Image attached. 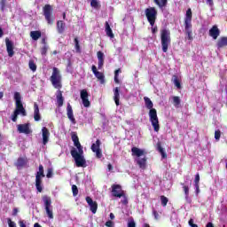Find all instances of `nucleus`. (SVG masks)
Segmentation results:
<instances>
[{"label": "nucleus", "instance_id": "44", "mask_svg": "<svg viewBox=\"0 0 227 227\" xmlns=\"http://www.w3.org/2000/svg\"><path fill=\"white\" fill-rule=\"evenodd\" d=\"M215 139L216 141H219L221 139V130L220 129L215 131Z\"/></svg>", "mask_w": 227, "mask_h": 227}, {"label": "nucleus", "instance_id": "27", "mask_svg": "<svg viewBox=\"0 0 227 227\" xmlns=\"http://www.w3.org/2000/svg\"><path fill=\"white\" fill-rule=\"evenodd\" d=\"M114 100L115 102V106H120V88L118 87L114 89Z\"/></svg>", "mask_w": 227, "mask_h": 227}, {"label": "nucleus", "instance_id": "37", "mask_svg": "<svg viewBox=\"0 0 227 227\" xmlns=\"http://www.w3.org/2000/svg\"><path fill=\"white\" fill-rule=\"evenodd\" d=\"M160 201H161V205L163 207H167L168 206V203L169 201V199H168V197L164 196V195H161L160 196Z\"/></svg>", "mask_w": 227, "mask_h": 227}, {"label": "nucleus", "instance_id": "18", "mask_svg": "<svg viewBox=\"0 0 227 227\" xmlns=\"http://www.w3.org/2000/svg\"><path fill=\"white\" fill-rule=\"evenodd\" d=\"M221 35V30H219V27H217V25H214L209 29V36L213 38V40H217V37Z\"/></svg>", "mask_w": 227, "mask_h": 227}, {"label": "nucleus", "instance_id": "29", "mask_svg": "<svg viewBox=\"0 0 227 227\" xmlns=\"http://www.w3.org/2000/svg\"><path fill=\"white\" fill-rule=\"evenodd\" d=\"M137 164L141 169H145L146 168V157L137 159Z\"/></svg>", "mask_w": 227, "mask_h": 227}, {"label": "nucleus", "instance_id": "43", "mask_svg": "<svg viewBox=\"0 0 227 227\" xmlns=\"http://www.w3.org/2000/svg\"><path fill=\"white\" fill-rule=\"evenodd\" d=\"M97 56H98V61H104V52L98 51Z\"/></svg>", "mask_w": 227, "mask_h": 227}, {"label": "nucleus", "instance_id": "19", "mask_svg": "<svg viewBox=\"0 0 227 227\" xmlns=\"http://www.w3.org/2000/svg\"><path fill=\"white\" fill-rule=\"evenodd\" d=\"M42 134H43V145H47L49 143V137H51V132L49 131V129L46 127L42 128Z\"/></svg>", "mask_w": 227, "mask_h": 227}, {"label": "nucleus", "instance_id": "7", "mask_svg": "<svg viewBox=\"0 0 227 227\" xmlns=\"http://www.w3.org/2000/svg\"><path fill=\"white\" fill-rule=\"evenodd\" d=\"M145 13L150 26L153 27L157 20V9L155 7H148L145 10Z\"/></svg>", "mask_w": 227, "mask_h": 227}, {"label": "nucleus", "instance_id": "61", "mask_svg": "<svg viewBox=\"0 0 227 227\" xmlns=\"http://www.w3.org/2000/svg\"><path fill=\"white\" fill-rule=\"evenodd\" d=\"M157 31H159V28H158L157 27H152V33H153V35H155V33H157Z\"/></svg>", "mask_w": 227, "mask_h": 227}, {"label": "nucleus", "instance_id": "4", "mask_svg": "<svg viewBox=\"0 0 227 227\" xmlns=\"http://www.w3.org/2000/svg\"><path fill=\"white\" fill-rule=\"evenodd\" d=\"M184 33L190 42L194 40V37H192V10H191V8L186 11L184 18Z\"/></svg>", "mask_w": 227, "mask_h": 227}, {"label": "nucleus", "instance_id": "26", "mask_svg": "<svg viewBox=\"0 0 227 227\" xmlns=\"http://www.w3.org/2000/svg\"><path fill=\"white\" fill-rule=\"evenodd\" d=\"M105 31L106 33V36H109V38H114V34L113 33V29L111 28V26L107 21H106L105 23Z\"/></svg>", "mask_w": 227, "mask_h": 227}, {"label": "nucleus", "instance_id": "50", "mask_svg": "<svg viewBox=\"0 0 227 227\" xmlns=\"http://www.w3.org/2000/svg\"><path fill=\"white\" fill-rule=\"evenodd\" d=\"M105 226L114 227V223H113V221H111V220H108L107 222H106Z\"/></svg>", "mask_w": 227, "mask_h": 227}, {"label": "nucleus", "instance_id": "63", "mask_svg": "<svg viewBox=\"0 0 227 227\" xmlns=\"http://www.w3.org/2000/svg\"><path fill=\"white\" fill-rule=\"evenodd\" d=\"M206 227H214V223H207V224Z\"/></svg>", "mask_w": 227, "mask_h": 227}, {"label": "nucleus", "instance_id": "42", "mask_svg": "<svg viewBox=\"0 0 227 227\" xmlns=\"http://www.w3.org/2000/svg\"><path fill=\"white\" fill-rule=\"evenodd\" d=\"M72 192H73V196H77V194H79V189L77 188V185L75 184L72 185Z\"/></svg>", "mask_w": 227, "mask_h": 227}, {"label": "nucleus", "instance_id": "34", "mask_svg": "<svg viewBox=\"0 0 227 227\" xmlns=\"http://www.w3.org/2000/svg\"><path fill=\"white\" fill-rule=\"evenodd\" d=\"M172 99H173V105L175 106V107H179L180 102H181L180 97H178V96H174V97L172 98Z\"/></svg>", "mask_w": 227, "mask_h": 227}, {"label": "nucleus", "instance_id": "54", "mask_svg": "<svg viewBox=\"0 0 227 227\" xmlns=\"http://www.w3.org/2000/svg\"><path fill=\"white\" fill-rule=\"evenodd\" d=\"M153 215H154V219H156V221H159V212H157V210L153 211Z\"/></svg>", "mask_w": 227, "mask_h": 227}, {"label": "nucleus", "instance_id": "14", "mask_svg": "<svg viewBox=\"0 0 227 227\" xmlns=\"http://www.w3.org/2000/svg\"><path fill=\"white\" fill-rule=\"evenodd\" d=\"M5 45L9 58H13L15 54V51H13V43L9 38H6Z\"/></svg>", "mask_w": 227, "mask_h": 227}, {"label": "nucleus", "instance_id": "5", "mask_svg": "<svg viewBox=\"0 0 227 227\" xmlns=\"http://www.w3.org/2000/svg\"><path fill=\"white\" fill-rule=\"evenodd\" d=\"M160 42L163 52H168L169 45H171V31L168 28L160 30Z\"/></svg>", "mask_w": 227, "mask_h": 227}, {"label": "nucleus", "instance_id": "1", "mask_svg": "<svg viewBox=\"0 0 227 227\" xmlns=\"http://www.w3.org/2000/svg\"><path fill=\"white\" fill-rule=\"evenodd\" d=\"M71 138L74 145V146L77 148L78 151L75 150V148L73 147L71 150V156L75 161L77 168H86V159H84V150L82 149V145H81V142L79 141V137L77 136V132L72 131L71 132Z\"/></svg>", "mask_w": 227, "mask_h": 227}, {"label": "nucleus", "instance_id": "15", "mask_svg": "<svg viewBox=\"0 0 227 227\" xmlns=\"http://www.w3.org/2000/svg\"><path fill=\"white\" fill-rule=\"evenodd\" d=\"M67 114L68 120H70L73 125H75V123H77V121H75V117H74V109H72V105H70V103H67Z\"/></svg>", "mask_w": 227, "mask_h": 227}, {"label": "nucleus", "instance_id": "20", "mask_svg": "<svg viewBox=\"0 0 227 227\" xmlns=\"http://www.w3.org/2000/svg\"><path fill=\"white\" fill-rule=\"evenodd\" d=\"M34 120L35 121H40L42 116L40 115V108L38 107L37 103H34Z\"/></svg>", "mask_w": 227, "mask_h": 227}, {"label": "nucleus", "instance_id": "12", "mask_svg": "<svg viewBox=\"0 0 227 227\" xmlns=\"http://www.w3.org/2000/svg\"><path fill=\"white\" fill-rule=\"evenodd\" d=\"M92 73L94 74L95 77L100 81L101 84H104L106 82V76L104 75V73L98 71L97 69V66L93 65L91 67Z\"/></svg>", "mask_w": 227, "mask_h": 227}, {"label": "nucleus", "instance_id": "57", "mask_svg": "<svg viewBox=\"0 0 227 227\" xmlns=\"http://www.w3.org/2000/svg\"><path fill=\"white\" fill-rule=\"evenodd\" d=\"M121 74V69L118 68L117 70L114 71V77H118V75Z\"/></svg>", "mask_w": 227, "mask_h": 227}, {"label": "nucleus", "instance_id": "8", "mask_svg": "<svg viewBox=\"0 0 227 227\" xmlns=\"http://www.w3.org/2000/svg\"><path fill=\"white\" fill-rule=\"evenodd\" d=\"M43 201L44 203V210L49 219H54V213L52 212V200L51 197L44 195L43 196Z\"/></svg>", "mask_w": 227, "mask_h": 227}, {"label": "nucleus", "instance_id": "60", "mask_svg": "<svg viewBox=\"0 0 227 227\" xmlns=\"http://www.w3.org/2000/svg\"><path fill=\"white\" fill-rule=\"evenodd\" d=\"M121 203H122V205H128L129 204V200L127 199L126 196L124 197V200H121Z\"/></svg>", "mask_w": 227, "mask_h": 227}, {"label": "nucleus", "instance_id": "46", "mask_svg": "<svg viewBox=\"0 0 227 227\" xmlns=\"http://www.w3.org/2000/svg\"><path fill=\"white\" fill-rule=\"evenodd\" d=\"M7 223L9 227H17V223L12 221V218H7Z\"/></svg>", "mask_w": 227, "mask_h": 227}, {"label": "nucleus", "instance_id": "38", "mask_svg": "<svg viewBox=\"0 0 227 227\" xmlns=\"http://www.w3.org/2000/svg\"><path fill=\"white\" fill-rule=\"evenodd\" d=\"M28 67L32 72H36V64L35 63V60H29Z\"/></svg>", "mask_w": 227, "mask_h": 227}, {"label": "nucleus", "instance_id": "9", "mask_svg": "<svg viewBox=\"0 0 227 227\" xmlns=\"http://www.w3.org/2000/svg\"><path fill=\"white\" fill-rule=\"evenodd\" d=\"M44 19L50 26L54 24V15H52V6L51 4H45L43 8Z\"/></svg>", "mask_w": 227, "mask_h": 227}, {"label": "nucleus", "instance_id": "21", "mask_svg": "<svg viewBox=\"0 0 227 227\" xmlns=\"http://www.w3.org/2000/svg\"><path fill=\"white\" fill-rule=\"evenodd\" d=\"M65 102V98H63V91H57V105L58 107H63V104Z\"/></svg>", "mask_w": 227, "mask_h": 227}, {"label": "nucleus", "instance_id": "49", "mask_svg": "<svg viewBox=\"0 0 227 227\" xmlns=\"http://www.w3.org/2000/svg\"><path fill=\"white\" fill-rule=\"evenodd\" d=\"M188 224L191 227H198V224L194 223V220L192 218L189 220Z\"/></svg>", "mask_w": 227, "mask_h": 227}, {"label": "nucleus", "instance_id": "17", "mask_svg": "<svg viewBox=\"0 0 227 227\" xmlns=\"http://www.w3.org/2000/svg\"><path fill=\"white\" fill-rule=\"evenodd\" d=\"M27 165V158L20 157L17 159V161L14 163V166L17 169H22Z\"/></svg>", "mask_w": 227, "mask_h": 227}, {"label": "nucleus", "instance_id": "31", "mask_svg": "<svg viewBox=\"0 0 227 227\" xmlns=\"http://www.w3.org/2000/svg\"><path fill=\"white\" fill-rule=\"evenodd\" d=\"M155 4L159 6V8H164L168 5V0H153Z\"/></svg>", "mask_w": 227, "mask_h": 227}, {"label": "nucleus", "instance_id": "64", "mask_svg": "<svg viewBox=\"0 0 227 227\" xmlns=\"http://www.w3.org/2000/svg\"><path fill=\"white\" fill-rule=\"evenodd\" d=\"M34 227H42V225H40V223H35L34 224Z\"/></svg>", "mask_w": 227, "mask_h": 227}, {"label": "nucleus", "instance_id": "30", "mask_svg": "<svg viewBox=\"0 0 227 227\" xmlns=\"http://www.w3.org/2000/svg\"><path fill=\"white\" fill-rule=\"evenodd\" d=\"M30 36L35 41L39 40L42 37V32L38 31V30L31 31L30 32Z\"/></svg>", "mask_w": 227, "mask_h": 227}, {"label": "nucleus", "instance_id": "45", "mask_svg": "<svg viewBox=\"0 0 227 227\" xmlns=\"http://www.w3.org/2000/svg\"><path fill=\"white\" fill-rule=\"evenodd\" d=\"M94 153H96L97 159H102V149H98L94 151Z\"/></svg>", "mask_w": 227, "mask_h": 227}, {"label": "nucleus", "instance_id": "55", "mask_svg": "<svg viewBox=\"0 0 227 227\" xmlns=\"http://www.w3.org/2000/svg\"><path fill=\"white\" fill-rule=\"evenodd\" d=\"M19 226H20V227H27V226L26 225V222H25L24 220H20V221H19Z\"/></svg>", "mask_w": 227, "mask_h": 227}, {"label": "nucleus", "instance_id": "33", "mask_svg": "<svg viewBox=\"0 0 227 227\" xmlns=\"http://www.w3.org/2000/svg\"><path fill=\"white\" fill-rule=\"evenodd\" d=\"M35 176H43V178H45L43 165H39V171L36 172Z\"/></svg>", "mask_w": 227, "mask_h": 227}, {"label": "nucleus", "instance_id": "3", "mask_svg": "<svg viewBox=\"0 0 227 227\" xmlns=\"http://www.w3.org/2000/svg\"><path fill=\"white\" fill-rule=\"evenodd\" d=\"M14 100L16 108L11 116V120L15 123L19 118V114H21V116H27V112H26V108H24V105L22 104V96H20V92H14Z\"/></svg>", "mask_w": 227, "mask_h": 227}, {"label": "nucleus", "instance_id": "35", "mask_svg": "<svg viewBox=\"0 0 227 227\" xmlns=\"http://www.w3.org/2000/svg\"><path fill=\"white\" fill-rule=\"evenodd\" d=\"M174 84L178 90H182V84L180 83V80H178V76L174 75Z\"/></svg>", "mask_w": 227, "mask_h": 227}, {"label": "nucleus", "instance_id": "47", "mask_svg": "<svg viewBox=\"0 0 227 227\" xmlns=\"http://www.w3.org/2000/svg\"><path fill=\"white\" fill-rule=\"evenodd\" d=\"M194 185H200V173L195 175Z\"/></svg>", "mask_w": 227, "mask_h": 227}, {"label": "nucleus", "instance_id": "51", "mask_svg": "<svg viewBox=\"0 0 227 227\" xmlns=\"http://www.w3.org/2000/svg\"><path fill=\"white\" fill-rule=\"evenodd\" d=\"M46 176L47 178H52V168H48Z\"/></svg>", "mask_w": 227, "mask_h": 227}, {"label": "nucleus", "instance_id": "28", "mask_svg": "<svg viewBox=\"0 0 227 227\" xmlns=\"http://www.w3.org/2000/svg\"><path fill=\"white\" fill-rule=\"evenodd\" d=\"M218 49H223V47H226L227 46V37L223 36L221 37L216 43Z\"/></svg>", "mask_w": 227, "mask_h": 227}, {"label": "nucleus", "instance_id": "41", "mask_svg": "<svg viewBox=\"0 0 227 227\" xmlns=\"http://www.w3.org/2000/svg\"><path fill=\"white\" fill-rule=\"evenodd\" d=\"M47 51H49V46L44 45L41 48L42 56H47Z\"/></svg>", "mask_w": 227, "mask_h": 227}, {"label": "nucleus", "instance_id": "13", "mask_svg": "<svg viewBox=\"0 0 227 227\" xmlns=\"http://www.w3.org/2000/svg\"><path fill=\"white\" fill-rule=\"evenodd\" d=\"M85 200L92 214H97V210L98 209V204L97 203V201H93V199H91V197L90 196H87Z\"/></svg>", "mask_w": 227, "mask_h": 227}, {"label": "nucleus", "instance_id": "32", "mask_svg": "<svg viewBox=\"0 0 227 227\" xmlns=\"http://www.w3.org/2000/svg\"><path fill=\"white\" fill-rule=\"evenodd\" d=\"M100 145H102V142H100V139H97L96 143L91 145L90 148H91L92 152L100 150Z\"/></svg>", "mask_w": 227, "mask_h": 227}, {"label": "nucleus", "instance_id": "10", "mask_svg": "<svg viewBox=\"0 0 227 227\" xmlns=\"http://www.w3.org/2000/svg\"><path fill=\"white\" fill-rule=\"evenodd\" d=\"M112 196L114 198H125V192L120 184L112 185Z\"/></svg>", "mask_w": 227, "mask_h": 227}, {"label": "nucleus", "instance_id": "11", "mask_svg": "<svg viewBox=\"0 0 227 227\" xmlns=\"http://www.w3.org/2000/svg\"><path fill=\"white\" fill-rule=\"evenodd\" d=\"M80 97L83 104V107H90L91 106V103L90 102V94L86 89L80 91Z\"/></svg>", "mask_w": 227, "mask_h": 227}, {"label": "nucleus", "instance_id": "40", "mask_svg": "<svg viewBox=\"0 0 227 227\" xmlns=\"http://www.w3.org/2000/svg\"><path fill=\"white\" fill-rule=\"evenodd\" d=\"M8 0H0V12H4Z\"/></svg>", "mask_w": 227, "mask_h": 227}, {"label": "nucleus", "instance_id": "24", "mask_svg": "<svg viewBox=\"0 0 227 227\" xmlns=\"http://www.w3.org/2000/svg\"><path fill=\"white\" fill-rule=\"evenodd\" d=\"M67 24L63 22V20L57 21V31L59 35H63L65 33V27Z\"/></svg>", "mask_w": 227, "mask_h": 227}, {"label": "nucleus", "instance_id": "36", "mask_svg": "<svg viewBox=\"0 0 227 227\" xmlns=\"http://www.w3.org/2000/svg\"><path fill=\"white\" fill-rule=\"evenodd\" d=\"M90 6L92 8H95V10H99L100 8V4L97 0H90Z\"/></svg>", "mask_w": 227, "mask_h": 227}, {"label": "nucleus", "instance_id": "6", "mask_svg": "<svg viewBox=\"0 0 227 227\" xmlns=\"http://www.w3.org/2000/svg\"><path fill=\"white\" fill-rule=\"evenodd\" d=\"M50 81L53 88H56V90H61V88H63V85L61 84V74L58 67H53Z\"/></svg>", "mask_w": 227, "mask_h": 227}, {"label": "nucleus", "instance_id": "23", "mask_svg": "<svg viewBox=\"0 0 227 227\" xmlns=\"http://www.w3.org/2000/svg\"><path fill=\"white\" fill-rule=\"evenodd\" d=\"M43 178V176H35V187L37 189V192H42V191H43V186L42 185Z\"/></svg>", "mask_w": 227, "mask_h": 227}, {"label": "nucleus", "instance_id": "22", "mask_svg": "<svg viewBox=\"0 0 227 227\" xmlns=\"http://www.w3.org/2000/svg\"><path fill=\"white\" fill-rule=\"evenodd\" d=\"M131 153L133 157H143L145 155V150L139 149L137 147H132L131 148Z\"/></svg>", "mask_w": 227, "mask_h": 227}, {"label": "nucleus", "instance_id": "56", "mask_svg": "<svg viewBox=\"0 0 227 227\" xmlns=\"http://www.w3.org/2000/svg\"><path fill=\"white\" fill-rule=\"evenodd\" d=\"M207 4L211 8L214 6V0H206Z\"/></svg>", "mask_w": 227, "mask_h": 227}, {"label": "nucleus", "instance_id": "16", "mask_svg": "<svg viewBox=\"0 0 227 227\" xmlns=\"http://www.w3.org/2000/svg\"><path fill=\"white\" fill-rule=\"evenodd\" d=\"M18 132L20 134H31L33 131L29 128V123H25L18 125Z\"/></svg>", "mask_w": 227, "mask_h": 227}, {"label": "nucleus", "instance_id": "53", "mask_svg": "<svg viewBox=\"0 0 227 227\" xmlns=\"http://www.w3.org/2000/svg\"><path fill=\"white\" fill-rule=\"evenodd\" d=\"M104 67V60H98V70H101V68Z\"/></svg>", "mask_w": 227, "mask_h": 227}, {"label": "nucleus", "instance_id": "52", "mask_svg": "<svg viewBox=\"0 0 227 227\" xmlns=\"http://www.w3.org/2000/svg\"><path fill=\"white\" fill-rule=\"evenodd\" d=\"M128 227H136V222L134 221V219L128 223Z\"/></svg>", "mask_w": 227, "mask_h": 227}, {"label": "nucleus", "instance_id": "39", "mask_svg": "<svg viewBox=\"0 0 227 227\" xmlns=\"http://www.w3.org/2000/svg\"><path fill=\"white\" fill-rule=\"evenodd\" d=\"M181 185L183 186V191L185 194V198H189V186L185 185V184L181 183Z\"/></svg>", "mask_w": 227, "mask_h": 227}, {"label": "nucleus", "instance_id": "62", "mask_svg": "<svg viewBox=\"0 0 227 227\" xmlns=\"http://www.w3.org/2000/svg\"><path fill=\"white\" fill-rule=\"evenodd\" d=\"M17 214H19V209L17 207H15L13 210H12V215H17Z\"/></svg>", "mask_w": 227, "mask_h": 227}, {"label": "nucleus", "instance_id": "59", "mask_svg": "<svg viewBox=\"0 0 227 227\" xmlns=\"http://www.w3.org/2000/svg\"><path fill=\"white\" fill-rule=\"evenodd\" d=\"M194 187H195V192L197 195L200 194V184H194Z\"/></svg>", "mask_w": 227, "mask_h": 227}, {"label": "nucleus", "instance_id": "58", "mask_svg": "<svg viewBox=\"0 0 227 227\" xmlns=\"http://www.w3.org/2000/svg\"><path fill=\"white\" fill-rule=\"evenodd\" d=\"M121 74V69L118 68L117 70L114 71V77H118V75Z\"/></svg>", "mask_w": 227, "mask_h": 227}, {"label": "nucleus", "instance_id": "2", "mask_svg": "<svg viewBox=\"0 0 227 227\" xmlns=\"http://www.w3.org/2000/svg\"><path fill=\"white\" fill-rule=\"evenodd\" d=\"M145 107L149 109L150 121L154 129V132L160 130V125H159V117L157 116V110L153 108V102L148 97L144 98Z\"/></svg>", "mask_w": 227, "mask_h": 227}, {"label": "nucleus", "instance_id": "25", "mask_svg": "<svg viewBox=\"0 0 227 227\" xmlns=\"http://www.w3.org/2000/svg\"><path fill=\"white\" fill-rule=\"evenodd\" d=\"M156 150L160 153L162 159H168V154L164 151V148H162V144L160 142L156 144Z\"/></svg>", "mask_w": 227, "mask_h": 227}, {"label": "nucleus", "instance_id": "48", "mask_svg": "<svg viewBox=\"0 0 227 227\" xmlns=\"http://www.w3.org/2000/svg\"><path fill=\"white\" fill-rule=\"evenodd\" d=\"M74 45H75L76 51H81V46L79 45V39L77 37L74 38Z\"/></svg>", "mask_w": 227, "mask_h": 227}]
</instances>
